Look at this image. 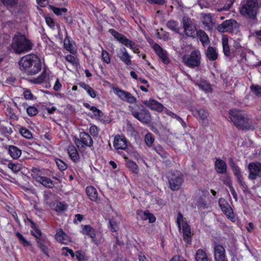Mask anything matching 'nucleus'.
I'll use <instances>...</instances> for the list:
<instances>
[{
  "label": "nucleus",
  "instance_id": "c03bdc74",
  "mask_svg": "<svg viewBox=\"0 0 261 261\" xmlns=\"http://www.w3.org/2000/svg\"><path fill=\"white\" fill-rule=\"evenodd\" d=\"M54 209L57 211V212H62L65 211L66 208V205L65 204L60 202H57L54 203Z\"/></svg>",
  "mask_w": 261,
  "mask_h": 261
},
{
  "label": "nucleus",
  "instance_id": "6ab92c4d",
  "mask_svg": "<svg viewBox=\"0 0 261 261\" xmlns=\"http://www.w3.org/2000/svg\"><path fill=\"white\" fill-rule=\"evenodd\" d=\"M113 145L116 150H125L127 148V141L124 137L118 135L114 138Z\"/></svg>",
  "mask_w": 261,
  "mask_h": 261
},
{
  "label": "nucleus",
  "instance_id": "680f3d73",
  "mask_svg": "<svg viewBox=\"0 0 261 261\" xmlns=\"http://www.w3.org/2000/svg\"><path fill=\"white\" fill-rule=\"evenodd\" d=\"M66 60L69 63H71L73 65H75L77 64V60L74 58V56H73L71 55H68L65 57Z\"/></svg>",
  "mask_w": 261,
  "mask_h": 261
},
{
  "label": "nucleus",
  "instance_id": "a878e982",
  "mask_svg": "<svg viewBox=\"0 0 261 261\" xmlns=\"http://www.w3.org/2000/svg\"><path fill=\"white\" fill-rule=\"evenodd\" d=\"M207 58L211 61H215L218 58L216 49L212 46H209L206 51Z\"/></svg>",
  "mask_w": 261,
  "mask_h": 261
},
{
  "label": "nucleus",
  "instance_id": "2f4dec72",
  "mask_svg": "<svg viewBox=\"0 0 261 261\" xmlns=\"http://www.w3.org/2000/svg\"><path fill=\"white\" fill-rule=\"evenodd\" d=\"M195 260L196 261H208L205 251L201 249L197 250L195 254Z\"/></svg>",
  "mask_w": 261,
  "mask_h": 261
},
{
  "label": "nucleus",
  "instance_id": "f8f14e48",
  "mask_svg": "<svg viewBox=\"0 0 261 261\" xmlns=\"http://www.w3.org/2000/svg\"><path fill=\"white\" fill-rule=\"evenodd\" d=\"M114 93L121 100L129 103H134L137 101V98L130 93L123 91L117 87H113Z\"/></svg>",
  "mask_w": 261,
  "mask_h": 261
},
{
  "label": "nucleus",
  "instance_id": "39448f33",
  "mask_svg": "<svg viewBox=\"0 0 261 261\" xmlns=\"http://www.w3.org/2000/svg\"><path fill=\"white\" fill-rule=\"evenodd\" d=\"M258 8L257 0H244L240 8V13L244 16L254 19Z\"/></svg>",
  "mask_w": 261,
  "mask_h": 261
},
{
  "label": "nucleus",
  "instance_id": "79ce46f5",
  "mask_svg": "<svg viewBox=\"0 0 261 261\" xmlns=\"http://www.w3.org/2000/svg\"><path fill=\"white\" fill-rule=\"evenodd\" d=\"M19 133L23 137L27 139H30L33 137L31 132L25 127H20L19 128Z\"/></svg>",
  "mask_w": 261,
  "mask_h": 261
},
{
  "label": "nucleus",
  "instance_id": "20e7f679",
  "mask_svg": "<svg viewBox=\"0 0 261 261\" xmlns=\"http://www.w3.org/2000/svg\"><path fill=\"white\" fill-rule=\"evenodd\" d=\"M128 110L136 119L144 124H148L151 120L149 111L141 104L128 106Z\"/></svg>",
  "mask_w": 261,
  "mask_h": 261
},
{
  "label": "nucleus",
  "instance_id": "c9c22d12",
  "mask_svg": "<svg viewBox=\"0 0 261 261\" xmlns=\"http://www.w3.org/2000/svg\"><path fill=\"white\" fill-rule=\"evenodd\" d=\"M43 174L42 172L38 168H33L31 170V176L36 181L43 176Z\"/></svg>",
  "mask_w": 261,
  "mask_h": 261
},
{
  "label": "nucleus",
  "instance_id": "603ef678",
  "mask_svg": "<svg viewBox=\"0 0 261 261\" xmlns=\"http://www.w3.org/2000/svg\"><path fill=\"white\" fill-rule=\"evenodd\" d=\"M224 184L227 185L228 187L229 188L230 192L231 194L232 195V196L233 198L237 201V193L234 189V188L232 187L231 181L229 179H227V180L226 182H224Z\"/></svg>",
  "mask_w": 261,
  "mask_h": 261
},
{
  "label": "nucleus",
  "instance_id": "aec40b11",
  "mask_svg": "<svg viewBox=\"0 0 261 261\" xmlns=\"http://www.w3.org/2000/svg\"><path fill=\"white\" fill-rule=\"evenodd\" d=\"M153 48L164 63L168 64L169 63V59L167 57L166 51L156 43L153 45Z\"/></svg>",
  "mask_w": 261,
  "mask_h": 261
},
{
  "label": "nucleus",
  "instance_id": "a18cd8bd",
  "mask_svg": "<svg viewBox=\"0 0 261 261\" xmlns=\"http://www.w3.org/2000/svg\"><path fill=\"white\" fill-rule=\"evenodd\" d=\"M144 140L146 144L150 147L154 141V138L151 134L147 133L145 136Z\"/></svg>",
  "mask_w": 261,
  "mask_h": 261
},
{
  "label": "nucleus",
  "instance_id": "de8ad7c7",
  "mask_svg": "<svg viewBox=\"0 0 261 261\" xmlns=\"http://www.w3.org/2000/svg\"><path fill=\"white\" fill-rule=\"evenodd\" d=\"M200 89L206 92H208L211 90L210 85L205 82H201L198 84Z\"/></svg>",
  "mask_w": 261,
  "mask_h": 261
},
{
  "label": "nucleus",
  "instance_id": "7c9ffc66",
  "mask_svg": "<svg viewBox=\"0 0 261 261\" xmlns=\"http://www.w3.org/2000/svg\"><path fill=\"white\" fill-rule=\"evenodd\" d=\"M196 35H197L199 38L200 41L203 45L204 46L209 43L210 41L208 36L204 31L202 30H199L197 32Z\"/></svg>",
  "mask_w": 261,
  "mask_h": 261
},
{
  "label": "nucleus",
  "instance_id": "338daca9",
  "mask_svg": "<svg viewBox=\"0 0 261 261\" xmlns=\"http://www.w3.org/2000/svg\"><path fill=\"white\" fill-rule=\"evenodd\" d=\"M23 96L24 97L27 99H32L33 97V95L32 94L31 92L28 90H25L23 92Z\"/></svg>",
  "mask_w": 261,
  "mask_h": 261
},
{
  "label": "nucleus",
  "instance_id": "412c9836",
  "mask_svg": "<svg viewBox=\"0 0 261 261\" xmlns=\"http://www.w3.org/2000/svg\"><path fill=\"white\" fill-rule=\"evenodd\" d=\"M215 169L218 173L224 174L227 171V165L225 161L217 159L214 164Z\"/></svg>",
  "mask_w": 261,
  "mask_h": 261
},
{
  "label": "nucleus",
  "instance_id": "473e14b6",
  "mask_svg": "<svg viewBox=\"0 0 261 261\" xmlns=\"http://www.w3.org/2000/svg\"><path fill=\"white\" fill-rule=\"evenodd\" d=\"M64 48L71 54H75L76 53V50L75 49L73 44L70 42L68 37H66L64 39Z\"/></svg>",
  "mask_w": 261,
  "mask_h": 261
},
{
  "label": "nucleus",
  "instance_id": "49530a36",
  "mask_svg": "<svg viewBox=\"0 0 261 261\" xmlns=\"http://www.w3.org/2000/svg\"><path fill=\"white\" fill-rule=\"evenodd\" d=\"M1 1L7 8L14 7L18 2V0H1Z\"/></svg>",
  "mask_w": 261,
  "mask_h": 261
},
{
  "label": "nucleus",
  "instance_id": "393cba45",
  "mask_svg": "<svg viewBox=\"0 0 261 261\" xmlns=\"http://www.w3.org/2000/svg\"><path fill=\"white\" fill-rule=\"evenodd\" d=\"M86 193L89 198L93 201H96L98 199V193L95 188L93 186H88L86 188Z\"/></svg>",
  "mask_w": 261,
  "mask_h": 261
},
{
  "label": "nucleus",
  "instance_id": "8fccbe9b",
  "mask_svg": "<svg viewBox=\"0 0 261 261\" xmlns=\"http://www.w3.org/2000/svg\"><path fill=\"white\" fill-rule=\"evenodd\" d=\"M202 194V196L198 198L197 200L198 206H200L201 207H205L206 206V202L205 200V195L204 194V192L203 191L201 192Z\"/></svg>",
  "mask_w": 261,
  "mask_h": 261
},
{
  "label": "nucleus",
  "instance_id": "13d9d810",
  "mask_svg": "<svg viewBox=\"0 0 261 261\" xmlns=\"http://www.w3.org/2000/svg\"><path fill=\"white\" fill-rule=\"evenodd\" d=\"M252 91L257 96H261V87L257 85H252L250 87Z\"/></svg>",
  "mask_w": 261,
  "mask_h": 261
},
{
  "label": "nucleus",
  "instance_id": "864d4df0",
  "mask_svg": "<svg viewBox=\"0 0 261 261\" xmlns=\"http://www.w3.org/2000/svg\"><path fill=\"white\" fill-rule=\"evenodd\" d=\"M26 110H27V114L30 116H35L37 114V113L38 112L37 109L36 107H33V106H30V107L27 108Z\"/></svg>",
  "mask_w": 261,
  "mask_h": 261
},
{
  "label": "nucleus",
  "instance_id": "4468645a",
  "mask_svg": "<svg viewBox=\"0 0 261 261\" xmlns=\"http://www.w3.org/2000/svg\"><path fill=\"white\" fill-rule=\"evenodd\" d=\"M218 202L222 211L228 219L233 221L234 219V215L229 203L223 198H220Z\"/></svg>",
  "mask_w": 261,
  "mask_h": 261
},
{
  "label": "nucleus",
  "instance_id": "37998d69",
  "mask_svg": "<svg viewBox=\"0 0 261 261\" xmlns=\"http://www.w3.org/2000/svg\"><path fill=\"white\" fill-rule=\"evenodd\" d=\"M195 113L202 120H205L207 119L208 115V112L203 109L197 110Z\"/></svg>",
  "mask_w": 261,
  "mask_h": 261
},
{
  "label": "nucleus",
  "instance_id": "f704fd0d",
  "mask_svg": "<svg viewBox=\"0 0 261 261\" xmlns=\"http://www.w3.org/2000/svg\"><path fill=\"white\" fill-rule=\"evenodd\" d=\"M80 86L85 90L87 93L92 98H95L96 96V94L94 90L90 87L88 85L85 83H82L79 84Z\"/></svg>",
  "mask_w": 261,
  "mask_h": 261
},
{
  "label": "nucleus",
  "instance_id": "72a5a7b5",
  "mask_svg": "<svg viewBox=\"0 0 261 261\" xmlns=\"http://www.w3.org/2000/svg\"><path fill=\"white\" fill-rule=\"evenodd\" d=\"M47 77V73L45 70H44L42 73L37 77L32 79L30 82L35 84H39L46 81Z\"/></svg>",
  "mask_w": 261,
  "mask_h": 261
},
{
  "label": "nucleus",
  "instance_id": "f03ea898",
  "mask_svg": "<svg viewBox=\"0 0 261 261\" xmlns=\"http://www.w3.org/2000/svg\"><path fill=\"white\" fill-rule=\"evenodd\" d=\"M229 118L239 129H249L251 127L249 119L245 116L242 112L239 110H230L229 112Z\"/></svg>",
  "mask_w": 261,
  "mask_h": 261
},
{
  "label": "nucleus",
  "instance_id": "2eb2a0df",
  "mask_svg": "<svg viewBox=\"0 0 261 261\" xmlns=\"http://www.w3.org/2000/svg\"><path fill=\"white\" fill-rule=\"evenodd\" d=\"M142 102L145 106L151 110L158 112H163L165 109V107L162 103L153 99L145 100L143 101Z\"/></svg>",
  "mask_w": 261,
  "mask_h": 261
},
{
  "label": "nucleus",
  "instance_id": "9b49d317",
  "mask_svg": "<svg viewBox=\"0 0 261 261\" xmlns=\"http://www.w3.org/2000/svg\"><path fill=\"white\" fill-rule=\"evenodd\" d=\"M239 25L237 22L232 19L227 20L219 24L217 27V30L220 32H233L237 31Z\"/></svg>",
  "mask_w": 261,
  "mask_h": 261
},
{
  "label": "nucleus",
  "instance_id": "ddd939ff",
  "mask_svg": "<svg viewBox=\"0 0 261 261\" xmlns=\"http://www.w3.org/2000/svg\"><path fill=\"white\" fill-rule=\"evenodd\" d=\"M249 173L248 178L254 180L261 177V163L258 162H252L248 165Z\"/></svg>",
  "mask_w": 261,
  "mask_h": 261
},
{
  "label": "nucleus",
  "instance_id": "0e129e2a",
  "mask_svg": "<svg viewBox=\"0 0 261 261\" xmlns=\"http://www.w3.org/2000/svg\"><path fill=\"white\" fill-rule=\"evenodd\" d=\"M63 250L66 251V252L62 253L64 255L67 256L70 254L72 258L74 257V254L71 249H69L68 247H63Z\"/></svg>",
  "mask_w": 261,
  "mask_h": 261
},
{
  "label": "nucleus",
  "instance_id": "4be33fe9",
  "mask_svg": "<svg viewBox=\"0 0 261 261\" xmlns=\"http://www.w3.org/2000/svg\"><path fill=\"white\" fill-rule=\"evenodd\" d=\"M182 229L183 231L184 240L187 244H190L191 242V231L190 226L187 222H184L182 224Z\"/></svg>",
  "mask_w": 261,
  "mask_h": 261
},
{
  "label": "nucleus",
  "instance_id": "09e8293b",
  "mask_svg": "<svg viewBox=\"0 0 261 261\" xmlns=\"http://www.w3.org/2000/svg\"><path fill=\"white\" fill-rule=\"evenodd\" d=\"M16 236L19 239L20 243L24 246H30L31 244L28 242L23 236L19 232H17Z\"/></svg>",
  "mask_w": 261,
  "mask_h": 261
},
{
  "label": "nucleus",
  "instance_id": "4d7b16f0",
  "mask_svg": "<svg viewBox=\"0 0 261 261\" xmlns=\"http://www.w3.org/2000/svg\"><path fill=\"white\" fill-rule=\"evenodd\" d=\"M8 167L14 172H18L21 169V165L19 164H14L11 163L8 164Z\"/></svg>",
  "mask_w": 261,
  "mask_h": 261
},
{
  "label": "nucleus",
  "instance_id": "ea45409f",
  "mask_svg": "<svg viewBox=\"0 0 261 261\" xmlns=\"http://www.w3.org/2000/svg\"><path fill=\"white\" fill-rule=\"evenodd\" d=\"M38 247L42 250L43 253L46 255L48 256V248L45 245L44 240L42 239H38L36 240Z\"/></svg>",
  "mask_w": 261,
  "mask_h": 261
},
{
  "label": "nucleus",
  "instance_id": "6e6d98bb",
  "mask_svg": "<svg viewBox=\"0 0 261 261\" xmlns=\"http://www.w3.org/2000/svg\"><path fill=\"white\" fill-rule=\"evenodd\" d=\"M51 8L54 13L57 15H61L63 13H66L67 11V9L65 8H59L52 6Z\"/></svg>",
  "mask_w": 261,
  "mask_h": 261
},
{
  "label": "nucleus",
  "instance_id": "a19ab883",
  "mask_svg": "<svg viewBox=\"0 0 261 261\" xmlns=\"http://www.w3.org/2000/svg\"><path fill=\"white\" fill-rule=\"evenodd\" d=\"M127 167L135 174L139 172V169L136 163L132 161H128L126 164Z\"/></svg>",
  "mask_w": 261,
  "mask_h": 261
},
{
  "label": "nucleus",
  "instance_id": "3c124183",
  "mask_svg": "<svg viewBox=\"0 0 261 261\" xmlns=\"http://www.w3.org/2000/svg\"><path fill=\"white\" fill-rule=\"evenodd\" d=\"M101 59L103 61L107 64H110L111 62V58L109 54L103 49L102 50L101 52Z\"/></svg>",
  "mask_w": 261,
  "mask_h": 261
},
{
  "label": "nucleus",
  "instance_id": "0eeeda50",
  "mask_svg": "<svg viewBox=\"0 0 261 261\" xmlns=\"http://www.w3.org/2000/svg\"><path fill=\"white\" fill-rule=\"evenodd\" d=\"M169 187L172 191H177L184 182L183 175L179 172L172 171L168 176Z\"/></svg>",
  "mask_w": 261,
  "mask_h": 261
},
{
  "label": "nucleus",
  "instance_id": "f3484780",
  "mask_svg": "<svg viewBox=\"0 0 261 261\" xmlns=\"http://www.w3.org/2000/svg\"><path fill=\"white\" fill-rule=\"evenodd\" d=\"M202 22L204 25V28L205 30L211 31L215 27L216 21L213 19L211 14L202 13Z\"/></svg>",
  "mask_w": 261,
  "mask_h": 261
},
{
  "label": "nucleus",
  "instance_id": "5fc2aeb1",
  "mask_svg": "<svg viewBox=\"0 0 261 261\" xmlns=\"http://www.w3.org/2000/svg\"><path fill=\"white\" fill-rule=\"evenodd\" d=\"M56 163L60 171H64L66 169L67 165L62 160L58 159H56Z\"/></svg>",
  "mask_w": 261,
  "mask_h": 261
},
{
  "label": "nucleus",
  "instance_id": "774afa93",
  "mask_svg": "<svg viewBox=\"0 0 261 261\" xmlns=\"http://www.w3.org/2000/svg\"><path fill=\"white\" fill-rule=\"evenodd\" d=\"M90 132L93 136H97L98 133L97 127L95 125H92L90 127Z\"/></svg>",
  "mask_w": 261,
  "mask_h": 261
},
{
  "label": "nucleus",
  "instance_id": "6e6552de",
  "mask_svg": "<svg viewBox=\"0 0 261 261\" xmlns=\"http://www.w3.org/2000/svg\"><path fill=\"white\" fill-rule=\"evenodd\" d=\"M109 32L121 43L126 46H129L134 53L136 54L139 53L140 51L138 46L134 42L128 39L123 35L120 34L114 29H110Z\"/></svg>",
  "mask_w": 261,
  "mask_h": 261
},
{
  "label": "nucleus",
  "instance_id": "58836bf2",
  "mask_svg": "<svg viewBox=\"0 0 261 261\" xmlns=\"http://www.w3.org/2000/svg\"><path fill=\"white\" fill-rule=\"evenodd\" d=\"M65 237L66 234L61 229L57 231L55 234V238L57 241L63 244L65 243Z\"/></svg>",
  "mask_w": 261,
  "mask_h": 261
},
{
  "label": "nucleus",
  "instance_id": "a211bd4d",
  "mask_svg": "<svg viewBox=\"0 0 261 261\" xmlns=\"http://www.w3.org/2000/svg\"><path fill=\"white\" fill-rule=\"evenodd\" d=\"M214 257L215 261H228L226 259L225 249L222 245L215 244Z\"/></svg>",
  "mask_w": 261,
  "mask_h": 261
},
{
  "label": "nucleus",
  "instance_id": "dca6fc26",
  "mask_svg": "<svg viewBox=\"0 0 261 261\" xmlns=\"http://www.w3.org/2000/svg\"><path fill=\"white\" fill-rule=\"evenodd\" d=\"M231 167L232 171L237 178L238 182L244 191H246L248 189L247 186L243 180V178L240 171V168L234 163L232 164Z\"/></svg>",
  "mask_w": 261,
  "mask_h": 261
},
{
  "label": "nucleus",
  "instance_id": "b1692460",
  "mask_svg": "<svg viewBox=\"0 0 261 261\" xmlns=\"http://www.w3.org/2000/svg\"><path fill=\"white\" fill-rule=\"evenodd\" d=\"M137 215L143 220H148L150 223H153L155 221V217L154 215L148 211L143 212L142 211H138Z\"/></svg>",
  "mask_w": 261,
  "mask_h": 261
},
{
  "label": "nucleus",
  "instance_id": "c756f323",
  "mask_svg": "<svg viewBox=\"0 0 261 261\" xmlns=\"http://www.w3.org/2000/svg\"><path fill=\"white\" fill-rule=\"evenodd\" d=\"M37 182L48 188H52L54 186V184H53V181L51 179L44 176L39 178Z\"/></svg>",
  "mask_w": 261,
  "mask_h": 261
},
{
  "label": "nucleus",
  "instance_id": "052dcab7",
  "mask_svg": "<svg viewBox=\"0 0 261 261\" xmlns=\"http://www.w3.org/2000/svg\"><path fill=\"white\" fill-rule=\"evenodd\" d=\"M185 222L184 221V217L182 215L180 212H179L177 215V217L176 219V223L178 225V228L180 229L181 228V224H183V223Z\"/></svg>",
  "mask_w": 261,
  "mask_h": 261
},
{
  "label": "nucleus",
  "instance_id": "4c0bfd02",
  "mask_svg": "<svg viewBox=\"0 0 261 261\" xmlns=\"http://www.w3.org/2000/svg\"><path fill=\"white\" fill-rule=\"evenodd\" d=\"M167 27L174 32H179L178 23L176 21L172 20L168 21L167 23Z\"/></svg>",
  "mask_w": 261,
  "mask_h": 261
},
{
  "label": "nucleus",
  "instance_id": "f257e3e1",
  "mask_svg": "<svg viewBox=\"0 0 261 261\" xmlns=\"http://www.w3.org/2000/svg\"><path fill=\"white\" fill-rule=\"evenodd\" d=\"M20 70L28 75H34L39 73L42 68L40 59L34 54L26 55L19 61Z\"/></svg>",
  "mask_w": 261,
  "mask_h": 261
},
{
  "label": "nucleus",
  "instance_id": "1a4fd4ad",
  "mask_svg": "<svg viewBox=\"0 0 261 261\" xmlns=\"http://www.w3.org/2000/svg\"><path fill=\"white\" fill-rule=\"evenodd\" d=\"M74 143L80 149L86 146L91 147L93 145V141L90 136L87 133L81 132L80 134V139L75 138Z\"/></svg>",
  "mask_w": 261,
  "mask_h": 261
},
{
  "label": "nucleus",
  "instance_id": "5701e85b",
  "mask_svg": "<svg viewBox=\"0 0 261 261\" xmlns=\"http://www.w3.org/2000/svg\"><path fill=\"white\" fill-rule=\"evenodd\" d=\"M67 151L68 155L73 162L76 163L79 161L80 155L76 148L74 145H71L68 146Z\"/></svg>",
  "mask_w": 261,
  "mask_h": 261
},
{
  "label": "nucleus",
  "instance_id": "69168bd1",
  "mask_svg": "<svg viewBox=\"0 0 261 261\" xmlns=\"http://www.w3.org/2000/svg\"><path fill=\"white\" fill-rule=\"evenodd\" d=\"M154 150L160 155L162 156L164 154V150L160 145H156L154 148Z\"/></svg>",
  "mask_w": 261,
  "mask_h": 261
},
{
  "label": "nucleus",
  "instance_id": "9d476101",
  "mask_svg": "<svg viewBox=\"0 0 261 261\" xmlns=\"http://www.w3.org/2000/svg\"><path fill=\"white\" fill-rule=\"evenodd\" d=\"M182 23L185 34L189 37H195L197 32L193 21L190 18L184 16Z\"/></svg>",
  "mask_w": 261,
  "mask_h": 261
},
{
  "label": "nucleus",
  "instance_id": "bb28decb",
  "mask_svg": "<svg viewBox=\"0 0 261 261\" xmlns=\"http://www.w3.org/2000/svg\"><path fill=\"white\" fill-rule=\"evenodd\" d=\"M222 44L224 55L227 57L229 56L230 55V50L228 44V39L226 36H223L222 37Z\"/></svg>",
  "mask_w": 261,
  "mask_h": 261
},
{
  "label": "nucleus",
  "instance_id": "c85d7f7f",
  "mask_svg": "<svg viewBox=\"0 0 261 261\" xmlns=\"http://www.w3.org/2000/svg\"><path fill=\"white\" fill-rule=\"evenodd\" d=\"M119 57L126 65H130L132 64L130 57L127 53L125 48H123L122 49V54L119 56Z\"/></svg>",
  "mask_w": 261,
  "mask_h": 261
},
{
  "label": "nucleus",
  "instance_id": "cd10ccee",
  "mask_svg": "<svg viewBox=\"0 0 261 261\" xmlns=\"http://www.w3.org/2000/svg\"><path fill=\"white\" fill-rule=\"evenodd\" d=\"M9 153L13 159H17L20 156L21 151L17 147L11 145L9 147Z\"/></svg>",
  "mask_w": 261,
  "mask_h": 261
},
{
  "label": "nucleus",
  "instance_id": "423d86ee",
  "mask_svg": "<svg viewBox=\"0 0 261 261\" xmlns=\"http://www.w3.org/2000/svg\"><path fill=\"white\" fill-rule=\"evenodd\" d=\"M182 60L184 64L188 67L194 68L199 66L201 62V54L198 50H194L190 54L183 56Z\"/></svg>",
  "mask_w": 261,
  "mask_h": 261
},
{
  "label": "nucleus",
  "instance_id": "e433bc0d",
  "mask_svg": "<svg viewBox=\"0 0 261 261\" xmlns=\"http://www.w3.org/2000/svg\"><path fill=\"white\" fill-rule=\"evenodd\" d=\"M82 232L83 234L87 235L92 239L94 238L95 237L94 230L89 225L84 226Z\"/></svg>",
  "mask_w": 261,
  "mask_h": 261
},
{
  "label": "nucleus",
  "instance_id": "e2e57ef3",
  "mask_svg": "<svg viewBox=\"0 0 261 261\" xmlns=\"http://www.w3.org/2000/svg\"><path fill=\"white\" fill-rule=\"evenodd\" d=\"M90 111L94 113L95 116L100 117L102 114V112L95 107H91L90 108Z\"/></svg>",
  "mask_w": 261,
  "mask_h": 261
},
{
  "label": "nucleus",
  "instance_id": "bf43d9fd",
  "mask_svg": "<svg viewBox=\"0 0 261 261\" xmlns=\"http://www.w3.org/2000/svg\"><path fill=\"white\" fill-rule=\"evenodd\" d=\"M109 225L111 228V229L113 232H116L118 230V225L117 224L116 222L114 220H110L109 221Z\"/></svg>",
  "mask_w": 261,
  "mask_h": 261
},
{
  "label": "nucleus",
  "instance_id": "7ed1b4c3",
  "mask_svg": "<svg viewBox=\"0 0 261 261\" xmlns=\"http://www.w3.org/2000/svg\"><path fill=\"white\" fill-rule=\"evenodd\" d=\"M11 47L15 53L21 54L31 50L33 44L24 36L15 35L12 39Z\"/></svg>",
  "mask_w": 261,
  "mask_h": 261
}]
</instances>
